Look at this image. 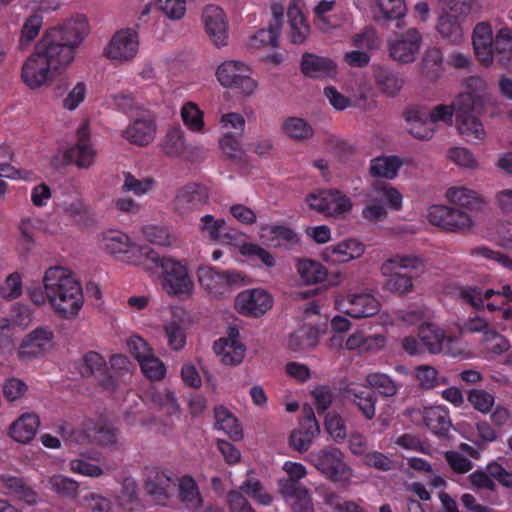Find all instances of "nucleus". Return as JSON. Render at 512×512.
<instances>
[{"label": "nucleus", "instance_id": "473e14b6", "mask_svg": "<svg viewBox=\"0 0 512 512\" xmlns=\"http://www.w3.org/2000/svg\"><path fill=\"white\" fill-rule=\"evenodd\" d=\"M300 66L301 72L313 79L333 76L337 70V65L332 59L313 53H304Z\"/></svg>", "mask_w": 512, "mask_h": 512}, {"label": "nucleus", "instance_id": "ddd939ff", "mask_svg": "<svg viewBox=\"0 0 512 512\" xmlns=\"http://www.w3.org/2000/svg\"><path fill=\"white\" fill-rule=\"evenodd\" d=\"M418 336L430 354H446L452 357L469 358L472 353L457 337L447 335L439 326L431 323L418 328Z\"/></svg>", "mask_w": 512, "mask_h": 512}, {"label": "nucleus", "instance_id": "bf43d9fd", "mask_svg": "<svg viewBox=\"0 0 512 512\" xmlns=\"http://www.w3.org/2000/svg\"><path fill=\"white\" fill-rule=\"evenodd\" d=\"M87 94L88 84L85 81H76L68 87L61 100V107L68 112H73L85 102Z\"/></svg>", "mask_w": 512, "mask_h": 512}, {"label": "nucleus", "instance_id": "69168bd1", "mask_svg": "<svg viewBox=\"0 0 512 512\" xmlns=\"http://www.w3.org/2000/svg\"><path fill=\"white\" fill-rule=\"evenodd\" d=\"M366 382L372 389L377 390L381 395L386 397H393L400 389V385L389 375L384 373H369L366 376Z\"/></svg>", "mask_w": 512, "mask_h": 512}, {"label": "nucleus", "instance_id": "c85d7f7f", "mask_svg": "<svg viewBox=\"0 0 512 512\" xmlns=\"http://www.w3.org/2000/svg\"><path fill=\"white\" fill-rule=\"evenodd\" d=\"M209 198L206 187L189 184L177 190L173 200V210L179 215H188L206 204Z\"/></svg>", "mask_w": 512, "mask_h": 512}, {"label": "nucleus", "instance_id": "423d86ee", "mask_svg": "<svg viewBox=\"0 0 512 512\" xmlns=\"http://www.w3.org/2000/svg\"><path fill=\"white\" fill-rule=\"evenodd\" d=\"M215 78L222 88L233 90L244 98L252 97L259 88L252 66L239 59L220 62L215 69Z\"/></svg>", "mask_w": 512, "mask_h": 512}, {"label": "nucleus", "instance_id": "c03bdc74", "mask_svg": "<svg viewBox=\"0 0 512 512\" xmlns=\"http://www.w3.org/2000/svg\"><path fill=\"white\" fill-rule=\"evenodd\" d=\"M232 246L238 251L240 255L247 258L252 262H259L266 268H274L276 266L275 256L254 242H233Z\"/></svg>", "mask_w": 512, "mask_h": 512}, {"label": "nucleus", "instance_id": "052dcab7", "mask_svg": "<svg viewBox=\"0 0 512 512\" xmlns=\"http://www.w3.org/2000/svg\"><path fill=\"white\" fill-rule=\"evenodd\" d=\"M155 186V180L152 177L138 178L131 172L123 173L122 190L132 193L137 197L148 195Z\"/></svg>", "mask_w": 512, "mask_h": 512}, {"label": "nucleus", "instance_id": "5701e85b", "mask_svg": "<svg viewBox=\"0 0 512 512\" xmlns=\"http://www.w3.org/2000/svg\"><path fill=\"white\" fill-rule=\"evenodd\" d=\"M280 34V31L272 30V27L267 26L248 38L247 47L250 51L257 52L261 61L279 65L284 60L283 54L277 51Z\"/></svg>", "mask_w": 512, "mask_h": 512}, {"label": "nucleus", "instance_id": "ea45409f", "mask_svg": "<svg viewBox=\"0 0 512 512\" xmlns=\"http://www.w3.org/2000/svg\"><path fill=\"white\" fill-rule=\"evenodd\" d=\"M295 268L299 280L304 285L321 283L328 276V269L321 262L314 259H298Z\"/></svg>", "mask_w": 512, "mask_h": 512}, {"label": "nucleus", "instance_id": "9b49d317", "mask_svg": "<svg viewBox=\"0 0 512 512\" xmlns=\"http://www.w3.org/2000/svg\"><path fill=\"white\" fill-rule=\"evenodd\" d=\"M307 461L332 482L347 486L354 483L356 472L336 447H324L311 452Z\"/></svg>", "mask_w": 512, "mask_h": 512}, {"label": "nucleus", "instance_id": "680f3d73", "mask_svg": "<svg viewBox=\"0 0 512 512\" xmlns=\"http://www.w3.org/2000/svg\"><path fill=\"white\" fill-rule=\"evenodd\" d=\"M145 238L158 246L175 247L177 245V236L167 227L158 225H146L142 228Z\"/></svg>", "mask_w": 512, "mask_h": 512}, {"label": "nucleus", "instance_id": "f257e3e1", "mask_svg": "<svg viewBox=\"0 0 512 512\" xmlns=\"http://www.w3.org/2000/svg\"><path fill=\"white\" fill-rule=\"evenodd\" d=\"M30 301L37 306L49 304L61 318H76L84 305V293L80 281L67 267L55 265L42 275V286L34 284L27 291Z\"/></svg>", "mask_w": 512, "mask_h": 512}, {"label": "nucleus", "instance_id": "1a4fd4ad", "mask_svg": "<svg viewBox=\"0 0 512 512\" xmlns=\"http://www.w3.org/2000/svg\"><path fill=\"white\" fill-rule=\"evenodd\" d=\"M100 247L122 262L143 268L152 249L135 242L129 234L118 229H108L98 235Z\"/></svg>", "mask_w": 512, "mask_h": 512}, {"label": "nucleus", "instance_id": "09e8293b", "mask_svg": "<svg viewBox=\"0 0 512 512\" xmlns=\"http://www.w3.org/2000/svg\"><path fill=\"white\" fill-rule=\"evenodd\" d=\"M402 161L397 156L382 155L370 161V174L374 177L393 180L397 177Z\"/></svg>", "mask_w": 512, "mask_h": 512}, {"label": "nucleus", "instance_id": "393cba45", "mask_svg": "<svg viewBox=\"0 0 512 512\" xmlns=\"http://www.w3.org/2000/svg\"><path fill=\"white\" fill-rule=\"evenodd\" d=\"M366 250L365 244L357 238H345L323 249L321 259L329 265H343L360 259Z\"/></svg>", "mask_w": 512, "mask_h": 512}, {"label": "nucleus", "instance_id": "e2e57ef3", "mask_svg": "<svg viewBox=\"0 0 512 512\" xmlns=\"http://www.w3.org/2000/svg\"><path fill=\"white\" fill-rule=\"evenodd\" d=\"M43 25L41 15L32 14L27 17L21 27L18 45L21 50H25L39 35Z\"/></svg>", "mask_w": 512, "mask_h": 512}, {"label": "nucleus", "instance_id": "f8f14e48", "mask_svg": "<svg viewBox=\"0 0 512 512\" xmlns=\"http://www.w3.org/2000/svg\"><path fill=\"white\" fill-rule=\"evenodd\" d=\"M367 203L362 210V216L370 221H381L388 215V210L400 211L403 208V194L394 186L387 183H377L366 193Z\"/></svg>", "mask_w": 512, "mask_h": 512}, {"label": "nucleus", "instance_id": "e433bc0d", "mask_svg": "<svg viewBox=\"0 0 512 512\" xmlns=\"http://www.w3.org/2000/svg\"><path fill=\"white\" fill-rule=\"evenodd\" d=\"M288 17V37L291 43L301 45L306 42L310 34V27L300 6L293 2L290 3L287 10Z\"/></svg>", "mask_w": 512, "mask_h": 512}, {"label": "nucleus", "instance_id": "6e6d98bb", "mask_svg": "<svg viewBox=\"0 0 512 512\" xmlns=\"http://www.w3.org/2000/svg\"><path fill=\"white\" fill-rule=\"evenodd\" d=\"M59 209L78 222L88 214V207L77 191L64 195L58 202Z\"/></svg>", "mask_w": 512, "mask_h": 512}, {"label": "nucleus", "instance_id": "4be33fe9", "mask_svg": "<svg viewBox=\"0 0 512 512\" xmlns=\"http://www.w3.org/2000/svg\"><path fill=\"white\" fill-rule=\"evenodd\" d=\"M455 295L463 298L475 308L487 307L489 310L500 308L512 300V291L508 285L503 286L501 290L487 289L484 292L477 287H459L456 289Z\"/></svg>", "mask_w": 512, "mask_h": 512}, {"label": "nucleus", "instance_id": "b1692460", "mask_svg": "<svg viewBox=\"0 0 512 512\" xmlns=\"http://www.w3.org/2000/svg\"><path fill=\"white\" fill-rule=\"evenodd\" d=\"M54 338V333L49 327L35 328L23 337L18 347L19 357L31 360L44 356L54 348Z\"/></svg>", "mask_w": 512, "mask_h": 512}, {"label": "nucleus", "instance_id": "7c9ffc66", "mask_svg": "<svg viewBox=\"0 0 512 512\" xmlns=\"http://www.w3.org/2000/svg\"><path fill=\"white\" fill-rule=\"evenodd\" d=\"M280 132L287 139L305 144L313 140L315 129L312 123L302 116L289 115L280 123Z\"/></svg>", "mask_w": 512, "mask_h": 512}, {"label": "nucleus", "instance_id": "4d7b16f0", "mask_svg": "<svg viewBox=\"0 0 512 512\" xmlns=\"http://www.w3.org/2000/svg\"><path fill=\"white\" fill-rule=\"evenodd\" d=\"M413 378L422 389H433L448 383V379L439 374L433 366L422 364L414 368Z\"/></svg>", "mask_w": 512, "mask_h": 512}, {"label": "nucleus", "instance_id": "864d4df0", "mask_svg": "<svg viewBox=\"0 0 512 512\" xmlns=\"http://www.w3.org/2000/svg\"><path fill=\"white\" fill-rule=\"evenodd\" d=\"M329 199L327 200L326 216L340 219L344 218L353 209L352 199L337 189H330L328 194Z\"/></svg>", "mask_w": 512, "mask_h": 512}, {"label": "nucleus", "instance_id": "a19ab883", "mask_svg": "<svg viewBox=\"0 0 512 512\" xmlns=\"http://www.w3.org/2000/svg\"><path fill=\"white\" fill-rule=\"evenodd\" d=\"M161 149L168 157H184L189 149L185 131L179 126L169 128L162 140Z\"/></svg>", "mask_w": 512, "mask_h": 512}, {"label": "nucleus", "instance_id": "37998d69", "mask_svg": "<svg viewBox=\"0 0 512 512\" xmlns=\"http://www.w3.org/2000/svg\"><path fill=\"white\" fill-rule=\"evenodd\" d=\"M179 115L183 125L190 132L195 134L206 132L205 114L197 103L184 102L180 107Z\"/></svg>", "mask_w": 512, "mask_h": 512}, {"label": "nucleus", "instance_id": "aec40b11", "mask_svg": "<svg viewBox=\"0 0 512 512\" xmlns=\"http://www.w3.org/2000/svg\"><path fill=\"white\" fill-rule=\"evenodd\" d=\"M274 304L272 294L261 287L241 291L234 299L235 310L247 317L260 318L270 311Z\"/></svg>", "mask_w": 512, "mask_h": 512}, {"label": "nucleus", "instance_id": "dca6fc26", "mask_svg": "<svg viewBox=\"0 0 512 512\" xmlns=\"http://www.w3.org/2000/svg\"><path fill=\"white\" fill-rule=\"evenodd\" d=\"M428 222L448 232L465 233L475 226V221L470 213L450 205H431L426 212Z\"/></svg>", "mask_w": 512, "mask_h": 512}, {"label": "nucleus", "instance_id": "2f4dec72", "mask_svg": "<svg viewBox=\"0 0 512 512\" xmlns=\"http://www.w3.org/2000/svg\"><path fill=\"white\" fill-rule=\"evenodd\" d=\"M325 330V324L322 327L304 324L289 335L287 347L294 352L310 350L318 345L319 337Z\"/></svg>", "mask_w": 512, "mask_h": 512}, {"label": "nucleus", "instance_id": "f704fd0d", "mask_svg": "<svg viewBox=\"0 0 512 512\" xmlns=\"http://www.w3.org/2000/svg\"><path fill=\"white\" fill-rule=\"evenodd\" d=\"M320 432L319 424L313 415L306 417L290 435V445L297 451H307Z\"/></svg>", "mask_w": 512, "mask_h": 512}, {"label": "nucleus", "instance_id": "a878e982", "mask_svg": "<svg viewBox=\"0 0 512 512\" xmlns=\"http://www.w3.org/2000/svg\"><path fill=\"white\" fill-rule=\"evenodd\" d=\"M213 351L223 365H240L245 358L246 347L240 339L238 329L230 327L225 336L215 341Z\"/></svg>", "mask_w": 512, "mask_h": 512}, {"label": "nucleus", "instance_id": "3c124183", "mask_svg": "<svg viewBox=\"0 0 512 512\" xmlns=\"http://www.w3.org/2000/svg\"><path fill=\"white\" fill-rule=\"evenodd\" d=\"M346 391L348 396L358 407L364 417L368 420H371L375 416L376 412L375 396L371 392L356 384H350Z\"/></svg>", "mask_w": 512, "mask_h": 512}, {"label": "nucleus", "instance_id": "6ab92c4d", "mask_svg": "<svg viewBox=\"0 0 512 512\" xmlns=\"http://www.w3.org/2000/svg\"><path fill=\"white\" fill-rule=\"evenodd\" d=\"M178 480L179 476L169 470L152 468L147 470L144 485L156 503L167 505L176 495Z\"/></svg>", "mask_w": 512, "mask_h": 512}, {"label": "nucleus", "instance_id": "20e7f679", "mask_svg": "<svg viewBox=\"0 0 512 512\" xmlns=\"http://www.w3.org/2000/svg\"><path fill=\"white\" fill-rule=\"evenodd\" d=\"M478 61L485 67L497 62L501 67L512 65V28L506 24L495 29L487 22L478 23L472 36Z\"/></svg>", "mask_w": 512, "mask_h": 512}, {"label": "nucleus", "instance_id": "c756f323", "mask_svg": "<svg viewBox=\"0 0 512 512\" xmlns=\"http://www.w3.org/2000/svg\"><path fill=\"white\" fill-rule=\"evenodd\" d=\"M278 488L293 512H314L309 491L293 481H278Z\"/></svg>", "mask_w": 512, "mask_h": 512}, {"label": "nucleus", "instance_id": "49530a36", "mask_svg": "<svg viewBox=\"0 0 512 512\" xmlns=\"http://www.w3.org/2000/svg\"><path fill=\"white\" fill-rule=\"evenodd\" d=\"M259 237L264 242L278 247L284 243H296L297 234L284 225L267 224L260 227Z\"/></svg>", "mask_w": 512, "mask_h": 512}, {"label": "nucleus", "instance_id": "58836bf2", "mask_svg": "<svg viewBox=\"0 0 512 512\" xmlns=\"http://www.w3.org/2000/svg\"><path fill=\"white\" fill-rule=\"evenodd\" d=\"M120 490L114 497L116 507L120 512H131L133 505L138 501L139 487L137 480L130 474L119 478Z\"/></svg>", "mask_w": 512, "mask_h": 512}, {"label": "nucleus", "instance_id": "7ed1b4c3", "mask_svg": "<svg viewBox=\"0 0 512 512\" xmlns=\"http://www.w3.org/2000/svg\"><path fill=\"white\" fill-rule=\"evenodd\" d=\"M489 100L488 83L478 76L467 78L464 91L455 98L456 127L468 142L485 139L484 126L474 114L483 112Z\"/></svg>", "mask_w": 512, "mask_h": 512}, {"label": "nucleus", "instance_id": "a18cd8bd", "mask_svg": "<svg viewBox=\"0 0 512 512\" xmlns=\"http://www.w3.org/2000/svg\"><path fill=\"white\" fill-rule=\"evenodd\" d=\"M423 420L427 427L438 436H445L451 428L448 410L441 405L425 408Z\"/></svg>", "mask_w": 512, "mask_h": 512}, {"label": "nucleus", "instance_id": "de8ad7c7", "mask_svg": "<svg viewBox=\"0 0 512 512\" xmlns=\"http://www.w3.org/2000/svg\"><path fill=\"white\" fill-rule=\"evenodd\" d=\"M182 504L189 510H196L202 504V498L195 480L188 475L179 476L176 492Z\"/></svg>", "mask_w": 512, "mask_h": 512}, {"label": "nucleus", "instance_id": "4c0bfd02", "mask_svg": "<svg viewBox=\"0 0 512 512\" xmlns=\"http://www.w3.org/2000/svg\"><path fill=\"white\" fill-rule=\"evenodd\" d=\"M162 328L169 348L176 352L182 351L187 343V334L181 314L173 311L171 318L163 322Z\"/></svg>", "mask_w": 512, "mask_h": 512}, {"label": "nucleus", "instance_id": "774afa93", "mask_svg": "<svg viewBox=\"0 0 512 512\" xmlns=\"http://www.w3.org/2000/svg\"><path fill=\"white\" fill-rule=\"evenodd\" d=\"M82 503L90 512H120L115 501L99 492L85 494Z\"/></svg>", "mask_w": 512, "mask_h": 512}, {"label": "nucleus", "instance_id": "79ce46f5", "mask_svg": "<svg viewBox=\"0 0 512 512\" xmlns=\"http://www.w3.org/2000/svg\"><path fill=\"white\" fill-rule=\"evenodd\" d=\"M38 427V416L34 413H24L11 424L9 435L16 442L27 443L33 439Z\"/></svg>", "mask_w": 512, "mask_h": 512}, {"label": "nucleus", "instance_id": "13d9d810", "mask_svg": "<svg viewBox=\"0 0 512 512\" xmlns=\"http://www.w3.org/2000/svg\"><path fill=\"white\" fill-rule=\"evenodd\" d=\"M150 402L166 414L178 411V402L172 390L166 387L152 388L148 394Z\"/></svg>", "mask_w": 512, "mask_h": 512}, {"label": "nucleus", "instance_id": "f3484780", "mask_svg": "<svg viewBox=\"0 0 512 512\" xmlns=\"http://www.w3.org/2000/svg\"><path fill=\"white\" fill-rule=\"evenodd\" d=\"M201 23L209 42L218 49L227 47L230 39L229 20L224 9L215 4L206 5L201 13Z\"/></svg>", "mask_w": 512, "mask_h": 512}, {"label": "nucleus", "instance_id": "c9c22d12", "mask_svg": "<svg viewBox=\"0 0 512 512\" xmlns=\"http://www.w3.org/2000/svg\"><path fill=\"white\" fill-rule=\"evenodd\" d=\"M405 120L408 125V131L415 138L422 140L431 139L436 133L433 125H430L427 109L413 108L405 112Z\"/></svg>", "mask_w": 512, "mask_h": 512}, {"label": "nucleus", "instance_id": "a211bd4d", "mask_svg": "<svg viewBox=\"0 0 512 512\" xmlns=\"http://www.w3.org/2000/svg\"><path fill=\"white\" fill-rule=\"evenodd\" d=\"M77 142L63 151L61 160L55 159L54 165L73 163L79 168H89L96 160L97 152L90 141V128L88 122H83L76 131Z\"/></svg>", "mask_w": 512, "mask_h": 512}, {"label": "nucleus", "instance_id": "0e129e2a", "mask_svg": "<svg viewBox=\"0 0 512 512\" xmlns=\"http://www.w3.org/2000/svg\"><path fill=\"white\" fill-rule=\"evenodd\" d=\"M447 158L461 169L478 170L480 162L478 158L468 148L455 146L447 150Z\"/></svg>", "mask_w": 512, "mask_h": 512}, {"label": "nucleus", "instance_id": "2eb2a0df", "mask_svg": "<svg viewBox=\"0 0 512 512\" xmlns=\"http://www.w3.org/2000/svg\"><path fill=\"white\" fill-rule=\"evenodd\" d=\"M334 306L337 311L353 319L370 318L381 311L380 301L368 290L338 294Z\"/></svg>", "mask_w": 512, "mask_h": 512}, {"label": "nucleus", "instance_id": "5fc2aeb1", "mask_svg": "<svg viewBox=\"0 0 512 512\" xmlns=\"http://www.w3.org/2000/svg\"><path fill=\"white\" fill-rule=\"evenodd\" d=\"M46 487L62 498L75 499L79 494V482L62 474L49 476Z\"/></svg>", "mask_w": 512, "mask_h": 512}, {"label": "nucleus", "instance_id": "338daca9", "mask_svg": "<svg viewBox=\"0 0 512 512\" xmlns=\"http://www.w3.org/2000/svg\"><path fill=\"white\" fill-rule=\"evenodd\" d=\"M374 79L381 91L389 96L396 95L402 88V81L383 67L374 69Z\"/></svg>", "mask_w": 512, "mask_h": 512}, {"label": "nucleus", "instance_id": "0eeeda50", "mask_svg": "<svg viewBox=\"0 0 512 512\" xmlns=\"http://www.w3.org/2000/svg\"><path fill=\"white\" fill-rule=\"evenodd\" d=\"M196 278L202 292L211 300H224L239 286L245 284V275L237 270H220L211 265L196 269Z\"/></svg>", "mask_w": 512, "mask_h": 512}, {"label": "nucleus", "instance_id": "603ef678", "mask_svg": "<svg viewBox=\"0 0 512 512\" xmlns=\"http://www.w3.org/2000/svg\"><path fill=\"white\" fill-rule=\"evenodd\" d=\"M459 18L461 17L441 11L436 26L439 34L453 43H459L464 37V30Z\"/></svg>", "mask_w": 512, "mask_h": 512}, {"label": "nucleus", "instance_id": "4468645a", "mask_svg": "<svg viewBox=\"0 0 512 512\" xmlns=\"http://www.w3.org/2000/svg\"><path fill=\"white\" fill-rule=\"evenodd\" d=\"M140 36L135 28L124 27L114 32L103 47V55L112 62H133L139 53Z\"/></svg>", "mask_w": 512, "mask_h": 512}, {"label": "nucleus", "instance_id": "f03ea898", "mask_svg": "<svg viewBox=\"0 0 512 512\" xmlns=\"http://www.w3.org/2000/svg\"><path fill=\"white\" fill-rule=\"evenodd\" d=\"M71 65V56L59 47L48 46L41 39L22 62L19 77L30 91L50 87Z\"/></svg>", "mask_w": 512, "mask_h": 512}, {"label": "nucleus", "instance_id": "bb28decb", "mask_svg": "<svg viewBox=\"0 0 512 512\" xmlns=\"http://www.w3.org/2000/svg\"><path fill=\"white\" fill-rule=\"evenodd\" d=\"M157 131L155 117L149 113H142L122 131V137L133 145L145 147L154 142Z\"/></svg>", "mask_w": 512, "mask_h": 512}, {"label": "nucleus", "instance_id": "6e6552de", "mask_svg": "<svg viewBox=\"0 0 512 512\" xmlns=\"http://www.w3.org/2000/svg\"><path fill=\"white\" fill-rule=\"evenodd\" d=\"M89 24L84 15L72 16L62 23L48 28L41 40L48 46L59 47L71 56V64L75 59V50L89 34Z\"/></svg>", "mask_w": 512, "mask_h": 512}, {"label": "nucleus", "instance_id": "8fccbe9b", "mask_svg": "<svg viewBox=\"0 0 512 512\" xmlns=\"http://www.w3.org/2000/svg\"><path fill=\"white\" fill-rule=\"evenodd\" d=\"M215 428L234 441H239L243 437L238 419L223 406L215 408Z\"/></svg>", "mask_w": 512, "mask_h": 512}, {"label": "nucleus", "instance_id": "412c9836", "mask_svg": "<svg viewBox=\"0 0 512 512\" xmlns=\"http://www.w3.org/2000/svg\"><path fill=\"white\" fill-rule=\"evenodd\" d=\"M421 45V33L416 28H409L388 40L389 56L398 63H412L417 59Z\"/></svg>", "mask_w": 512, "mask_h": 512}, {"label": "nucleus", "instance_id": "39448f33", "mask_svg": "<svg viewBox=\"0 0 512 512\" xmlns=\"http://www.w3.org/2000/svg\"><path fill=\"white\" fill-rule=\"evenodd\" d=\"M142 269L159 276L161 287L169 296L188 299L194 294L195 283L186 260L160 256L152 250Z\"/></svg>", "mask_w": 512, "mask_h": 512}, {"label": "nucleus", "instance_id": "cd10ccee", "mask_svg": "<svg viewBox=\"0 0 512 512\" xmlns=\"http://www.w3.org/2000/svg\"><path fill=\"white\" fill-rule=\"evenodd\" d=\"M444 198L450 206L468 213L479 211L486 205L484 197L477 190L463 184L449 186Z\"/></svg>", "mask_w": 512, "mask_h": 512}, {"label": "nucleus", "instance_id": "9d476101", "mask_svg": "<svg viewBox=\"0 0 512 512\" xmlns=\"http://www.w3.org/2000/svg\"><path fill=\"white\" fill-rule=\"evenodd\" d=\"M422 266V260L418 256L408 254H396L385 260L380 266V273L384 278V289L396 294L406 295L413 291L412 277L401 270H417Z\"/></svg>", "mask_w": 512, "mask_h": 512}, {"label": "nucleus", "instance_id": "72a5a7b5", "mask_svg": "<svg viewBox=\"0 0 512 512\" xmlns=\"http://www.w3.org/2000/svg\"><path fill=\"white\" fill-rule=\"evenodd\" d=\"M198 231L213 241L230 245L234 242L228 231L226 221L223 218H216L212 214H205L200 217Z\"/></svg>", "mask_w": 512, "mask_h": 512}]
</instances>
